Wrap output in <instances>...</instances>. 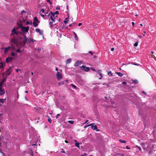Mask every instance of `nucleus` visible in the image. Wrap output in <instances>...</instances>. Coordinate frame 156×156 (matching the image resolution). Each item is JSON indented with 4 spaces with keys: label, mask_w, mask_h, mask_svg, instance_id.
<instances>
[{
    "label": "nucleus",
    "mask_w": 156,
    "mask_h": 156,
    "mask_svg": "<svg viewBox=\"0 0 156 156\" xmlns=\"http://www.w3.org/2000/svg\"><path fill=\"white\" fill-rule=\"evenodd\" d=\"M142 93L143 94H144L145 95H147V94L146 93V92H145L144 91H142Z\"/></svg>",
    "instance_id": "49530a36"
},
{
    "label": "nucleus",
    "mask_w": 156,
    "mask_h": 156,
    "mask_svg": "<svg viewBox=\"0 0 156 156\" xmlns=\"http://www.w3.org/2000/svg\"><path fill=\"white\" fill-rule=\"evenodd\" d=\"M136 45H137V44H136V42L134 44V46L135 47H136Z\"/></svg>",
    "instance_id": "5fc2aeb1"
},
{
    "label": "nucleus",
    "mask_w": 156,
    "mask_h": 156,
    "mask_svg": "<svg viewBox=\"0 0 156 156\" xmlns=\"http://www.w3.org/2000/svg\"><path fill=\"white\" fill-rule=\"evenodd\" d=\"M16 51L18 52H20L21 51H20V49H18L16 50Z\"/></svg>",
    "instance_id": "37998d69"
},
{
    "label": "nucleus",
    "mask_w": 156,
    "mask_h": 156,
    "mask_svg": "<svg viewBox=\"0 0 156 156\" xmlns=\"http://www.w3.org/2000/svg\"><path fill=\"white\" fill-rule=\"evenodd\" d=\"M64 82L63 81H62L61 82H60L58 83V85L59 86L64 84Z\"/></svg>",
    "instance_id": "c85d7f7f"
},
{
    "label": "nucleus",
    "mask_w": 156,
    "mask_h": 156,
    "mask_svg": "<svg viewBox=\"0 0 156 156\" xmlns=\"http://www.w3.org/2000/svg\"><path fill=\"white\" fill-rule=\"evenodd\" d=\"M6 100V98L5 99H0V102H1L2 103H4V101Z\"/></svg>",
    "instance_id": "393cba45"
},
{
    "label": "nucleus",
    "mask_w": 156,
    "mask_h": 156,
    "mask_svg": "<svg viewBox=\"0 0 156 156\" xmlns=\"http://www.w3.org/2000/svg\"><path fill=\"white\" fill-rule=\"evenodd\" d=\"M140 26H143V25L142 24H139L138 25V26H139V27H140Z\"/></svg>",
    "instance_id": "13d9d810"
},
{
    "label": "nucleus",
    "mask_w": 156,
    "mask_h": 156,
    "mask_svg": "<svg viewBox=\"0 0 156 156\" xmlns=\"http://www.w3.org/2000/svg\"><path fill=\"white\" fill-rule=\"evenodd\" d=\"M71 61V58H68L67 59L66 61V64H69V63Z\"/></svg>",
    "instance_id": "aec40b11"
},
{
    "label": "nucleus",
    "mask_w": 156,
    "mask_h": 156,
    "mask_svg": "<svg viewBox=\"0 0 156 156\" xmlns=\"http://www.w3.org/2000/svg\"><path fill=\"white\" fill-rule=\"evenodd\" d=\"M94 123H92V124H89L87 126H85V128L87 127V126H93V125H94Z\"/></svg>",
    "instance_id": "7c9ffc66"
},
{
    "label": "nucleus",
    "mask_w": 156,
    "mask_h": 156,
    "mask_svg": "<svg viewBox=\"0 0 156 156\" xmlns=\"http://www.w3.org/2000/svg\"><path fill=\"white\" fill-rule=\"evenodd\" d=\"M11 48L10 47H6L5 48V50H4V52L5 53H6L7 52H8L9 50Z\"/></svg>",
    "instance_id": "4468645a"
},
{
    "label": "nucleus",
    "mask_w": 156,
    "mask_h": 156,
    "mask_svg": "<svg viewBox=\"0 0 156 156\" xmlns=\"http://www.w3.org/2000/svg\"><path fill=\"white\" fill-rule=\"evenodd\" d=\"M73 33L74 34L75 38V39L76 40H78V37L77 36L76 34L74 32H73Z\"/></svg>",
    "instance_id": "412c9836"
},
{
    "label": "nucleus",
    "mask_w": 156,
    "mask_h": 156,
    "mask_svg": "<svg viewBox=\"0 0 156 156\" xmlns=\"http://www.w3.org/2000/svg\"><path fill=\"white\" fill-rule=\"evenodd\" d=\"M47 1L51 5L52 4V2L50 1V0H47Z\"/></svg>",
    "instance_id": "c9c22d12"
},
{
    "label": "nucleus",
    "mask_w": 156,
    "mask_h": 156,
    "mask_svg": "<svg viewBox=\"0 0 156 156\" xmlns=\"http://www.w3.org/2000/svg\"><path fill=\"white\" fill-rule=\"evenodd\" d=\"M132 26L133 27H134V24H135L134 23V22H132Z\"/></svg>",
    "instance_id": "4d7b16f0"
},
{
    "label": "nucleus",
    "mask_w": 156,
    "mask_h": 156,
    "mask_svg": "<svg viewBox=\"0 0 156 156\" xmlns=\"http://www.w3.org/2000/svg\"><path fill=\"white\" fill-rule=\"evenodd\" d=\"M16 55V54L13 52H12L11 53V55L13 56H15Z\"/></svg>",
    "instance_id": "58836bf2"
},
{
    "label": "nucleus",
    "mask_w": 156,
    "mask_h": 156,
    "mask_svg": "<svg viewBox=\"0 0 156 156\" xmlns=\"http://www.w3.org/2000/svg\"><path fill=\"white\" fill-rule=\"evenodd\" d=\"M61 153H65V151H61Z\"/></svg>",
    "instance_id": "338daca9"
},
{
    "label": "nucleus",
    "mask_w": 156,
    "mask_h": 156,
    "mask_svg": "<svg viewBox=\"0 0 156 156\" xmlns=\"http://www.w3.org/2000/svg\"><path fill=\"white\" fill-rule=\"evenodd\" d=\"M82 63L81 61L78 60L76 61L74 64L75 66H78Z\"/></svg>",
    "instance_id": "6e6552de"
},
{
    "label": "nucleus",
    "mask_w": 156,
    "mask_h": 156,
    "mask_svg": "<svg viewBox=\"0 0 156 156\" xmlns=\"http://www.w3.org/2000/svg\"><path fill=\"white\" fill-rule=\"evenodd\" d=\"M46 116L48 117V121L50 123H51V120L50 118L49 117L48 115H47Z\"/></svg>",
    "instance_id": "b1692460"
},
{
    "label": "nucleus",
    "mask_w": 156,
    "mask_h": 156,
    "mask_svg": "<svg viewBox=\"0 0 156 156\" xmlns=\"http://www.w3.org/2000/svg\"><path fill=\"white\" fill-rule=\"evenodd\" d=\"M126 148L127 149H130V148L129 147H128L127 146H126Z\"/></svg>",
    "instance_id": "052dcab7"
},
{
    "label": "nucleus",
    "mask_w": 156,
    "mask_h": 156,
    "mask_svg": "<svg viewBox=\"0 0 156 156\" xmlns=\"http://www.w3.org/2000/svg\"><path fill=\"white\" fill-rule=\"evenodd\" d=\"M60 9V8L59 6H57L56 7V10H59Z\"/></svg>",
    "instance_id": "a18cd8bd"
},
{
    "label": "nucleus",
    "mask_w": 156,
    "mask_h": 156,
    "mask_svg": "<svg viewBox=\"0 0 156 156\" xmlns=\"http://www.w3.org/2000/svg\"><path fill=\"white\" fill-rule=\"evenodd\" d=\"M53 16L54 12H50V13Z\"/></svg>",
    "instance_id": "8fccbe9b"
},
{
    "label": "nucleus",
    "mask_w": 156,
    "mask_h": 156,
    "mask_svg": "<svg viewBox=\"0 0 156 156\" xmlns=\"http://www.w3.org/2000/svg\"><path fill=\"white\" fill-rule=\"evenodd\" d=\"M34 40L33 39H29V41H30V42H34Z\"/></svg>",
    "instance_id": "4c0bfd02"
},
{
    "label": "nucleus",
    "mask_w": 156,
    "mask_h": 156,
    "mask_svg": "<svg viewBox=\"0 0 156 156\" xmlns=\"http://www.w3.org/2000/svg\"><path fill=\"white\" fill-rule=\"evenodd\" d=\"M108 74L111 76H113V74L112 73V72L111 71H109L108 73Z\"/></svg>",
    "instance_id": "5701e85b"
},
{
    "label": "nucleus",
    "mask_w": 156,
    "mask_h": 156,
    "mask_svg": "<svg viewBox=\"0 0 156 156\" xmlns=\"http://www.w3.org/2000/svg\"><path fill=\"white\" fill-rule=\"evenodd\" d=\"M40 35H42L43 34V31L37 28L35 30Z\"/></svg>",
    "instance_id": "9b49d317"
},
{
    "label": "nucleus",
    "mask_w": 156,
    "mask_h": 156,
    "mask_svg": "<svg viewBox=\"0 0 156 156\" xmlns=\"http://www.w3.org/2000/svg\"><path fill=\"white\" fill-rule=\"evenodd\" d=\"M59 14V12L58 11H56L55 12H54L53 16H54V15L55 14Z\"/></svg>",
    "instance_id": "c756f323"
},
{
    "label": "nucleus",
    "mask_w": 156,
    "mask_h": 156,
    "mask_svg": "<svg viewBox=\"0 0 156 156\" xmlns=\"http://www.w3.org/2000/svg\"><path fill=\"white\" fill-rule=\"evenodd\" d=\"M91 127L93 129L96 130L97 131H99V129L97 128V126L96 125L94 126L93 125Z\"/></svg>",
    "instance_id": "f8f14e48"
},
{
    "label": "nucleus",
    "mask_w": 156,
    "mask_h": 156,
    "mask_svg": "<svg viewBox=\"0 0 156 156\" xmlns=\"http://www.w3.org/2000/svg\"><path fill=\"white\" fill-rule=\"evenodd\" d=\"M119 155L120 156H125V155H124L123 154H119Z\"/></svg>",
    "instance_id": "09e8293b"
},
{
    "label": "nucleus",
    "mask_w": 156,
    "mask_h": 156,
    "mask_svg": "<svg viewBox=\"0 0 156 156\" xmlns=\"http://www.w3.org/2000/svg\"><path fill=\"white\" fill-rule=\"evenodd\" d=\"M40 15H41V16L43 18H44V17L45 16V15H43V14H41V13H40Z\"/></svg>",
    "instance_id": "de8ad7c7"
},
{
    "label": "nucleus",
    "mask_w": 156,
    "mask_h": 156,
    "mask_svg": "<svg viewBox=\"0 0 156 156\" xmlns=\"http://www.w3.org/2000/svg\"><path fill=\"white\" fill-rule=\"evenodd\" d=\"M11 42L14 43V44H16L17 42L16 40V39L14 37H13V38L11 39Z\"/></svg>",
    "instance_id": "ddd939ff"
},
{
    "label": "nucleus",
    "mask_w": 156,
    "mask_h": 156,
    "mask_svg": "<svg viewBox=\"0 0 156 156\" xmlns=\"http://www.w3.org/2000/svg\"><path fill=\"white\" fill-rule=\"evenodd\" d=\"M88 52L90 54H91L92 55H93V54H94L93 52H92V51H89Z\"/></svg>",
    "instance_id": "c03bdc74"
},
{
    "label": "nucleus",
    "mask_w": 156,
    "mask_h": 156,
    "mask_svg": "<svg viewBox=\"0 0 156 156\" xmlns=\"http://www.w3.org/2000/svg\"><path fill=\"white\" fill-rule=\"evenodd\" d=\"M7 80V77H5L2 80V81L4 83Z\"/></svg>",
    "instance_id": "a878e982"
},
{
    "label": "nucleus",
    "mask_w": 156,
    "mask_h": 156,
    "mask_svg": "<svg viewBox=\"0 0 156 156\" xmlns=\"http://www.w3.org/2000/svg\"><path fill=\"white\" fill-rule=\"evenodd\" d=\"M75 24V23L74 22H73V23L71 24H70L69 25V26L70 27H71L72 26H73V25H74Z\"/></svg>",
    "instance_id": "2f4dec72"
},
{
    "label": "nucleus",
    "mask_w": 156,
    "mask_h": 156,
    "mask_svg": "<svg viewBox=\"0 0 156 156\" xmlns=\"http://www.w3.org/2000/svg\"><path fill=\"white\" fill-rule=\"evenodd\" d=\"M29 29V27L27 26V27H23L22 25L21 30L22 31V34H24L26 32H27Z\"/></svg>",
    "instance_id": "f03ea898"
},
{
    "label": "nucleus",
    "mask_w": 156,
    "mask_h": 156,
    "mask_svg": "<svg viewBox=\"0 0 156 156\" xmlns=\"http://www.w3.org/2000/svg\"><path fill=\"white\" fill-rule=\"evenodd\" d=\"M60 115V114H57L56 116V118H57L58 117V116Z\"/></svg>",
    "instance_id": "e2e57ef3"
},
{
    "label": "nucleus",
    "mask_w": 156,
    "mask_h": 156,
    "mask_svg": "<svg viewBox=\"0 0 156 156\" xmlns=\"http://www.w3.org/2000/svg\"><path fill=\"white\" fill-rule=\"evenodd\" d=\"M12 70V68L11 67H9V68L7 69L5 72L6 75L7 76L9 75Z\"/></svg>",
    "instance_id": "0eeeda50"
},
{
    "label": "nucleus",
    "mask_w": 156,
    "mask_h": 156,
    "mask_svg": "<svg viewBox=\"0 0 156 156\" xmlns=\"http://www.w3.org/2000/svg\"><path fill=\"white\" fill-rule=\"evenodd\" d=\"M34 21L33 22H37L38 23H39V21L38 20L37 18L36 17H35L34 18Z\"/></svg>",
    "instance_id": "a211bd4d"
},
{
    "label": "nucleus",
    "mask_w": 156,
    "mask_h": 156,
    "mask_svg": "<svg viewBox=\"0 0 156 156\" xmlns=\"http://www.w3.org/2000/svg\"><path fill=\"white\" fill-rule=\"evenodd\" d=\"M53 22V21H52V22H49V24H51Z\"/></svg>",
    "instance_id": "774afa93"
},
{
    "label": "nucleus",
    "mask_w": 156,
    "mask_h": 156,
    "mask_svg": "<svg viewBox=\"0 0 156 156\" xmlns=\"http://www.w3.org/2000/svg\"><path fill=\"white\" fill-rule=\"evenodd\" d=\"M22 25V24H20V25L17 27H16V30L17 31V30L20 28H21Z\"/></svg>",
    "instance_id": "4be33fe9"
},
{
    "label": "nucleus",
    "mask_w": 156,
    "mask_h": 156,
    "mask_svg": "<svg viewBox=\"0 0 156 156\" xmlns=\"http://www.w3.org/2000/svg\"><path fill=\"white\" fill-rule=\"evenodd\" d=\"M90 69L91 70H93V71H95V72H97V71L95 69H94V68H93L92 67H91L90 68Z\"/></svg>",
    "instance_id": "a19ab883"
},
{
    "label": "nucleus",
    "mask_w": 156,
    "mask_h": 156,
    "mask_svg": "<svg viewBox=\"0 0 156 156\" xmlns=\"http://www.w3.org/2000/svg\"><path fill=\"white\" fill-rule=\"evenodd\" d=\"M20 69H16V71L17 72H18L19 70H20Z\"/></svg>",
    "instance_id": "69168bd1"
},
{
    "label": "nucleus",
    "mask_w": 156,
    "mask_h": 156,
    "mask_svg": "<svg viewBox=\"0 0 156 156\" xmlns=\"http://www.w3.org/2000/svg\"><path fill=\"white\" fill-rule=\"evenodd\" d=\"M115 73L116 74H118L119 75V76L120 77H122L123 76V74L122 73H121L120 72H116Z\"/></svg>",
    "instance_id": "6ab92c4d"
},
{
    "label": "nucleus",
    "mask_w": 156,
    "mask_h": 156,
    "mask_svg": "<svg viewBox=\"0 0 156 156\" xmlns=\"http://www.w3.org/2000/svg\"><path fill=\"white\" fill-rule=\"evenodd\" d=\"M56 77L58 80H59L62 79V75L59 72H57L56 74Z\"/></svg>",
    "instance_id": "20e7f679"
},
{
    "label": "nucleus",
    "mask_w": 156,
    "mask_h": 156,
    "mask_svg": "<svg viewBox=\"0 0 156 156\" xmlns=\"http://www.w3.org/2000/svg\"><path fill=\"white\" fill-rule=\"evenodd\" d=\"M26 24L27 25H28V24H30V22L28 21H27V22H26Z\"/></svg>",
    "instance_id": "3c124183"
},
{
    "label": "nucleus",
    "mask_w": 156,
    "mask_h": 156,
    "mask_svg": "<svg viewBox=\"0 0 156 156\" xmlns=\"http://www.w3.org/2000/svg\"><path fill=\"white\" fill-rule=\"evenodd\" d=\"M79 143H75V146L76 147H78V148H79Z\"/></svg>",
    "instance_id": "cd10ccee"
},
{
    "label": "nucleus",
    "mask_w": 156,
    "mask_h": 156,
    "mask_svg": "<svg viewBox=\"0 0 156 156\" xmlns=\"http://www.w3.org/2000/svg\"><path fill=\"white\" fill-rule=\"evenodd\" d=\"M13 59V58L12 57H8L6 58L5 62L7 63L10 62Z\"/></svg>",
    "instance_id": "9d476101"
},
{
    "label": "nucleus",
    "mask_w": 156,
    "mask_h": 156,
    "mask_svg": "<svg viewBox=\"0 0 156 156\" xmlns=\"http://www.w3.org/2000/svg\"><path fill=\"white\" fill-rule=\"evenodd\" d=\"M137 148H138L140 150H141V148L140 147L137 146Z\"/></svg>",
    "instance_id": "bf43d9fd"
},
{
    "label": "nucleus",
    "mask_w": 156,
    "mask_h": 156,
    "mask_svg": "<svg viewBox=\"0 0 156 156\" xmlns=\"http://www.w3.org/2000/svg\"><path fill=\"white\" fill-rule=\"evenodd\" d=\"M51 20L53 22H55V17H53V16L51 15L50 16V18L49 20Z\"/></svg>",
    "instance_id": "2eb2a0df"
},
{
    "label": "nucleus",
    "mask_w": 156,
    "mask_h": 156,
    "mask_svg": "<svg viewBox=\"0 0 156 156\" xmlns=\"http://www.w3.org/2000/svg\"><path fill=\"white\" fill-rule=\"evenodd\" d=\"M68 122L72 124H73L74 123V122L72 120H69L68 121Z\"/></svg>",
    "instance_id": "bb28decb"
},
{
    "label": "nucleus",
    "mask_w": 156,
    "mask_h": 156,
    "mask_svg": "<svg viewBox=\"0 0 156 156\" xmlns=\"http://www.w3.org/2000/svg\"><path fill=\"white\" fill-rule=\"evenodd\" d=\"M12 33L11 35L13 36L14 34L18 35V34H22V32L17 31L16 30V27H14L11 30Z\"/></svg>",
    "instance_id": "7ed1b4c3"
},
{
    "label": "nucleus",
    "mask_w": 156,
    "mask_h": 156,
    "mask_svg": "<svg viewBox=\"0 0 156 156\" xmlns=\"http://www.w3.org/2000/svg\"><path fill=\"white\" fill-rule=\"evenodd\" d=\"M82 23H79V24H78V26H80V25H82Z\"/></svg>",
    "instance_id": "680f3d73"
},
{
    "label": "nucleus",
    "mask_w": 156,
    "mask_h": 156,
    "mask_svg": "<svg viewBox=\"0 0 156 156\" xmlns=\"http://www.w3.org/2000/svg\"><path fill=\"white\" fill-rule=\"evenodd\" d=\"M23 13H27L24 10H23L21 12V14L22 15Z\"/></svg>",
    "instance_id": "603ef678"
},
{
    "label": "nucleus",
    "mask_w": 156,
    "mask_h": 156,
    "mask_svg": "<svg viewBox=\"0 0 156 156\" xmlns=\"http://www.w3.org/2000/svg\"><path fill=\"white\" fill-rule=\"evenodd\" d=\"M48 12H45V15L46 16H49L50 15V13H49L48 14Z\"/></svg>",
    "instance_id": "79ce46f5"
},
{
    "label": "nucleus",
    "mask_w": 156,
    "mask_h": 156,
    "mask_svg": "<svg viewBox=\"0 0 156 156\" xmlns=\"http://www.w3.org/2000/svg\"><path fill=\"white\" fill-rule=\"evenodd\" d=\"M87 155V154L86 153H84V154H81V156H85Z\"/></svg>",
    "instance_id": "864d4df0"
},
{
    "label": "nucleus",
    "mask_w": 156,
    "mask_h": 156,
    "mask_svg": "<svg viewBox=\"0 0 156 156\" xmlns=\"http://www.w3.org/2000/svg\"><path fill=\"white\" fill-rule=\"evenodd\" d=\"M41 11L43 13H45V10H44V9H41Z\"/></svg>",
    "instance_id": "ea45409f"
},
{
    "label": "nucleus",
    "mask_w": 156,
    "mask_h": 156,
    "mask_svg": "<svg viewBox=\"0 0 156 156\" xmlns=\"http://www.w3.org/2000/svg\"><path fill=\"white\" fill-rule=\"evenodd\" d=\"M38 23H38L37 22H33V24L34 26L35 27H37L38 25Z\"/></svg>",
    "instance_id": "dca6fc26"
},
{
    "label": "nucleus",
    "mask_w": 156,
    "mask_h": 156,
    "mask_svg": "<svg viewBox=\"0 0 156 156\" xmlns=\"http://www.w3.org/2000/svg\"><path fill=\"white\" fill-rule=\"evenodd\" d=\"M119 141H120V142L121 143H126V141L124 140H122L121 139L119 140Z\"/></svg>",
    "instance_id": "72a5a7b5"
},
{
    "label": "nucleus",
    "mask_w": 156,
    "mask_h": 156,
    "mask_svg": "<svg viewBox=\"0 0 156 156\" xmlns=\"http://www.w3.org/2000/svg\"><path fill=\"white\" fill-rule=\"evenodd\" d=\"M68 21H69V17L66 18L64 21V22L65 23V24H66L68 23Z\"/></svg>",
    "instance_id": "f3484780"
},
{
    "label": "nucleus",
    "mask_w": 156,
    "mask_h": 156,
    "mask_svg": "<svg viewBox=\"0 0 156 156\" xmlns=\"http://www.w3.org/2000/svg\"><path fill=\"white\" fill-rule=\"evenodd\" d=\"M114 50V48H112L111 49V51H113Z\"/></svg>",
    "instance_id": "6e6d98bb"
},
{
    "label": "nucleus",
    "mask_w": 156,
    "mask_h": 156,
    "mask_svg": "<svg viewBox=\"0 0 156 156\" xmlns=\"http://www.w3.org/2000/svg\"><path fill=\"white\" fill-rule=\"evenodd\" d=\"M80 69L82 70H84L86 72H88L89 70V68L88 67H86L84 66H80Z\"/></svg>",
    "instance_id": "39448f33"
},
{
    "label": "nucleus",
    "mask_w": 156,
    "mask_h": 156,
    "mask_svg": "<svg viewBox=\"0 0 156 156\" xmlns=\"http://www.w3.org/2000/svg\"><path fill=\"white\" fill-rule=\"evenodd\" d=\"M4 83L1 81L0 82V87H3L2 85Z\"/></svg>",
    "instance_id": "f704fd0d"
},
{
    "label": "nucleus",
    "mask_w": 156,
    "mask_h": 156,
    "mask_svg": "<svg viewBox=\"0 0 156 156\" xmlns=\"http://www.w3.org/2000/svg\"><path fill=\"white\" fill-rule=\"evenodd\" d=\"M71 86H72L74 88L76 89H77V87L75 85H74L73 84H71Z\"/></svg>",
    "instance_id": "473e14b6"
},
{
    "label": "nucleus",
    "mask_w": 156,
    "mask_h": 156,
    "mask_svg": "<svg viewBox=\"0 0 156 156\" xmlns=\"http://www.w3.org/2000/svg\"><path fill=\"white\" fill-rule=\"evenodd\" d=\"M1 64V66H0V69L1 68H3V63H0Z\"/></svg>",
    "instance_id": "e433bc0d"
},
{
    "label": "nucleus",
    "mask_w": 156,
    "mask_h": 156,
    "mask_svg": "<svg viewBox=\"0 0 156 156\" xmlns=\"http://www.w3.org/2000/svg\"><path fill=\"white\" fill-rule=\"evenodd\" d=\"M5 90L3 87H0V96L5 94Z\"/></svg>",
    "instance_id": "423d86ee"
},
{
    "label": "nucleus",
    "mask_w": 156,
    "mask_h": 156,
    "mask_svg": "<svg viewBox=\"0 0 156 156\" xmlns=\"http://www.w3.org/2000/svg\"><path fill=\"white\" fill-rule=\"evenodd\" d=\"M101 70H98L97 71V72L98 74L100 76V77L99 78V80H101L102 78L103 77V76L101 73Z\"/></svg>",
    "instance_id": "1a4fd4ad"
},
{
    "label": "nucleus",
    "mask_w": 156,
    "mask_h": 156,
    "mask_svg": "<svg viewBox=\"0 0 156 156\" xmlns=\"http://www.w3.org/2000/svg\"><path fill=\"white\" fill-rule=\"evenodd\" d=\"M37 50L38 51H40L41 50V48H38L37 49Z\"/></svg>",
    "instance_id": "0e129e2a"
},
{
    "label": "nucleus",
    "mask_w": 156,
    "mask_h": 156,
    "mask_svg": "<svg viewBox=\"0 0 156 156\" xmlns=\"http://www.w3.org/2000/svg\"><path fill=\"white\" fill-rule=\"evenodd\" d=\"M26 43H30L29 39H28L26 35L23 36V43L21 44V45L22 47H24Z\"/></svg>",
    "instance_id": "f257e3e1"
}]
</instances>
